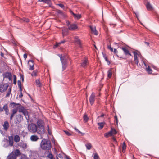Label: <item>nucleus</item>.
Segmentation results:
<instances>
[{"instance_id":"13d9d810","label":"nucleus","mask_w":159,"mask_h":159,"mask_svg":"<svg viewBox=\"0 0 159 159\" xmlns=\"http://www.w3.org/2000/svg\"><path fill=\"white\" fill-rule=\"evenodd\" d=\"M24 20L26 22H28L29 21V20L28 19H24Z\"/></svg>"},{"instance_id":"bb28decb","label":"nucleus","mask_w":159,"mask_h":159,"mask_svg":"<svg viewBox=\"0 0 159 159\" xmlns=\"http://www.w3.org/2000/svg\"><path fill=\"white\" fill-rule=\"evenodd\" d=\"M14 141L16 143L19 142L20 140V138L19 135H16L14 137Z\"/></svg>"},{"instance_id":"e433bc0d","label":"nucleus","mask_w":159,"mask_h":159,"mask_svg":"<svg viewBox=\"0 0 159 159\" xmlns=\"http://www.w3.org/2000/svg\"><path fill=\"white\" fill-rule=\"evenodd\" d=\"M67 32L66 31V30L65 29H63L62 30V34L63 36H65L67 35Z\"/></svg>"},{"instance_id":"f257e3e1","label":"nucleus","mask_w":159,"mask_h":159,"mask_svg":"<svg viewBox=\"0 0 159 159\" xmlns=\"http://www.w3.org/2000/svg\"><path fill=\"white\" fill-rule=\"evenodd\" d=\"M41 148L44 150H49L51 148V144L50 141L45 139H43L40 143Z\"/></svg>"},{"instance_id":"2eb2a0df","label":"nucleus","mask_w":159,"mask_h":159,"mask_svg":"<svg viewBox=\"0 0 159 159\" xmlns=\"http://www.w3.org/2000/svg\"><path fill=\"white\" fill-rule=\"evenodd\" d=\"M28 65L29 66V69L31 70H32L34 69V62L32 60H29L28 63Z\"/></svg>"},{"instance_id":"bf43d9fd","label":"nucleus","mask_w":159,"mask_h":159,"mask_svg":"<svg viewBox=\"0 0 159 159\" xmlns=\"http://www.w3.org/2000/svg\"><path fill=\"white\" fill-rule=\"evenodd\" d=\"M21 159H26V157L25 156H21Z\"/></svg>"},{"instance_id":"4c0bfd02","label":"nucleus","mask_w":159,"mask_h":159,"mask_svg":"<svg viewBox=\"0 0 159 159\" xmlns=\"http://www.w3.org/2000/svg\"><path fill=\"white\" fill-rule=\"evenodd\" d=\"M18 87L20 88V89L21 91H22V89L21 88V82L19 80L18 81Z\"/></svg>"},{"instance_id":"f3484780","label":"nucleus","mask_w":159,"mask_h":159,"mask_svg":"<svg viewBox=\"0 0 159 159\" xmlns=\"http://www.w3.org/2000/svg\"><path fill=\"white\" fill-rule=\"evenodd\" d=\"M122 49L123 51L124 52L125 55H129L131 56V54L130 53L129 51L125 47H122L121 48Z\"/></svg>"},{"instance_id":"a211bd4d","label":"nucleus","mask_w":159,"mask_h":159,"mask_svg":"<svg viewBox=\"0 0 159 159\" xmlns=\"http://www.w3.org/2000/svg\"><path fill=\"white\" fill-rule=\"evenodd\" d=\"M74 39L75 43L77 44L81 48V44L80 40L76 37H75Z\"/></svg>"},{"instance_id":"39448f33","label":"nucleus","mask_w":159,"mask_h":159,"mask_svg":"<svg viewBox=\"0 0 159 159\" xmlns=\"http://www.w3.org/2000/svg\"><path fill=\"white\" fill-rule=\"evenodd\" d=\"M8 144H4L3 145L4 147L5 148H7L9 146L12 147L13 146L14 142H13V137L12 136H9L8 137Z\"/></svg>"},{"instance_id":"0eeeda50","label":"nucleus","mask_w":159,"mask_h":159,"mask_svg":"<svg viewBox=\"0 0 159 159\" xmlns=\"http://www.w3.org/2000/svg\"><path fill=\"white\" fill-rule=\"evenodd\" d=\"M19 111L23 113V115L25 116L26 119L29 118V116L28 111L26 109L23 107H21L19 109Z\"/></svg>"},{"instance_id":"09e8293b","label":"nucleus","mask_w":159,"mask_h":159,"mask_svg":"<svg viewBox=\"0 0 159 159\" xmlns=\"http://www.w3.org/2000/svg\"><path fill=\"white\" fill-rule=\"evenodd\" d=\"M57 12L58 14H60L61 15H63V12L61 10H58L57 11Z\"/></svg>"},{"instance_id":"393cba45","label":"nucleus","mask_w":159,"mask_h":159,"mask_svg":"<svg viewBox=\"0 0 159 159\" xmlns=\"http://www.w3.org/2000/svg\"><path fill=\"white\" fill-rule=\"evenodd\" d=\"M146 6L148 10H151L153 9L152 6L148 2H147Z\"/></svg>"},{"instance_id":"79ce46f5","label":"nucleus","mask_w":159,"mask_h":159,"mask_svg":"<svg viewBox=\"0 0 159 159\" xmlns=\"http://www.w3.org/2000/svg\"><path fill=\"white\" fill-rule=\"evenodd\" d=\"M99 157L97 153L94 154L93 156V158L94 159H99Z\"/></svg>"},{"instance_id":"412c9836","label":"nucleus","mask_w":159,"mask_h":159,"mask_svg":"<svg viewBox=\"0 0 159 159\" xmlns=\"http://www.w3.org/2000/svg\"><path fill=\"white\" fill-rule=\"evenodd\" d=\"M3 126L4 130L5 131H7L9 128V124L8 122L7 121H5L4 122Z\"/></svg>"},{"instance_id":"423d86ee","label":"nucleus","mask_w":159,"mask_h":159,"mask_svg":"<svg viewBox=\"0 0 159 159\" xmlns=\"http://www.w3.org/2000/svg\"><path fill=\"white\" fill-rule=\"evenodd\" d=\"M9 87L8 84H0V92L3 93L6 91Z\"/></svg>"},{"instance_id":"49530a36","label":"nucleus","mask_w":159,"mask_h":159,"mask_svg":"<svg viewBox=\"0 0 159 159\" xmlns=\"http://www.w3.org/2000/svg\"><path fill=\"white\" fill-rule=\"evenodd\" d=\"M107 47L108 49L110 50L111 52L113 51V48L111 47L110 45L107 46Z\"/></svg>"},{"instance_id":"58836bf2","label":"nucleus","mask_w":159,"mask_h":159,"mask_svg":"<svg viewBox=\"0 0 159 159\" xmlns=\"http://www.w3.org/2000/svg\"><path fill=\"white\" fill-rule=\"evenodd\" d=\"M47 157L50 159H55L53 157V155L51 153H49Z\"/></svg>"},{"instance_id":"3c124183","label":"nucleus","mask_w":159,"mask_h":159,"mask_svg":"<svg viewBox=\"0 0 159 159\" xmlns=\"http://www.w3.org/2000/svg\"><path fill=\"white\" fill-rule=\"evenodd\" d=\"M57 5L62 8H63L64 7L63 4H57Z\"/></svg>"},{"instance_id":"e2e57ef3","label":"nucleus","mask_w":159,"mask_h":159,"mask_svg":"<svg viewBox=\"0 0 159 159\" xmlns=\"http://www.w3.org/2000/svg\"><path fill=\"white\" fill-rule=\"evenodd\" d=\"M152 68H153L154 69L156 70L157 69V67L156 66H154V65H152Z\"/></svg>"},{"instance_id":"4d7b16f0","label":"nucleus","mask_w":159,"mask_h":159,"mask_svg":"<svg viewBox=\"0 0 159 159\" xmlns=\"http://www.w3.org/2000/svg\"><path fill=\"white\" fill-rule=\"evenodd\" d=\"M23 57H24V58L25 59H26L27 58V54H24V55H23Z\"/></svg>"},{"instance_id":"de8ad7c7","label":"nucleus","mask_w":159,"mask_h":159,"mask_svg":"<svg viewBox=\"0 0 159 159\" xmlns=\"http://www.w3.org/2000/svg\"><path fill=\"white\" fill-rule=\"evenodd\" d=\"M64 132L67 135L69 136L71 135V134L67 131H64Z\"/></svg>"},{"instance_id":"6e6552de","label":"nucleus","mask_w":159,"mask_h":159,"mask_svg":"<svg viewBox=\"0 0 159 159\" xmlns=\"http://www.w3.org/2000/svg\"><path fill=\"white\" fill-rule=\"evenodd\" d=\"M23 117L20 114H18L16 116V119L14 122L16 124L20 123L23 120Z\"/></svg>"},{"instance_id":"4468645a","label":"nucleus","mask_w":159,"mask_h":159,"mask_svg":"<svg viewBox=\"0 0 159 159\" xmlns=\"http://www.w3.org/2000/svg\"><path fill=\"white\" fill-rule=\"evenodd\" d=\"M39 2H43L45 3L48 4L50 7H52L53 6L52 5L51 2L50 0H38Z\"/></svg>"},{"instance_id":"5fc2aeb1","label":"nucleus","mask_w":159,"mask_h":159,"mask_svg":"<svg viewBox=\"0 0 159 159\" xmlns=\"http://www.w3.org/2000/svg\"><path fill=\"white\" fill-rule=\"evenodd\" d=\"M104 136L107 137V138L108 137H109V136L108 134L107 133H106L104 134Z\"/></svg>"},{"instance_id":"5701e85b","label":"nucleus","mask_w":159,"mask_h":159,"mask_svg":"<svg viewBox=\"0 0 159 159\" xmlns=\"http://www.w3.org/2000/svg\"><path fill=\"white\" fill-rule=\"evenodd\" d=\"M19 145L23 149H25L27 148L26 143L24 142H20L19 143Z\"/></svg>"},{"instance_id":"a878e982","label":"nucleus","mask_w":159,"mask_h":159,"mask_svg":"<svg viewBox=\"0 0 159 159\" xmlns=\"http://www.w3.org/2000/svg\"><path fill=\"white\" fill-rule=\"evenodd\" d=\"M99 126L98 128L99 129H102L104 127L105 124L104 122H99L97 124Z\"/></svg>"},{"instance_id":"9b49d317","label":"nucleus","mask_w":159,"mask_h":159,"mask_svg":"<svg viewBox=\"0 0 159 159\" xmlns=\"http://www.w3.org/2000/svg\"><path fill=\"white\" fill-rule=\"evenodd\" d=\"M88 60L86 58H85L84 59L82 60V62L81 63V66L83 67H86L88 64Z\"/></svg>"},{"instance_id":"f8f14e48","label":"nucleus","mask_w":159,"mask_h":159,"mask_svg":"<svg viewBox=\"0 0 159 159\" xmlns=\"http://www.w3.org/2000/svg\"><path fill=\"white\" fill-rule=\"evenodd\" d=\"M3 76L4 78L8 79L9 81H12V74L11 73L7 72L3 74Z\"/></svg>"},{"instance_id":"473e14b6","label":"nucleus","mask_w":159,"mask_h":159,"mask_svg":"<svg viewBox=\"0 0 159 159\" xmlns=\"http://www.w3.org/2000/svg\"><path fill=\"white\" fill-rule=\"evenodd\" d=\"M85 146L87 148V149L88 150L90 149L92 147V145L90 143H88L86 144Z\"/></svg>"},{"instance_id":"f03ea898","label":"nucleus","mask_w":159,"mask_h":159,"mask_svg":"<svg viewBox=\"0 0 159 159\" xmlns=\"http://www.w3.org/2000/svg\"><path fill=\"white\" fill-rule=\"evenodd\" d=\"M38 128V133L39 134H42L44 132V128L43 125L44 122L43 121L39 120L37 122Z\"/></svg>"},{"instance_id":"72a5a7b5","label":"nucleus","mask_w":159,"mask_h":159,"mask_svg":"<svg viewBox=\"0 0 159 159\" xmlns=\"http://www.w3.org/2000/svg\"><path fill=\"white\" fill-rule=\"evenodd\" d=\"M103 57L105 59V61L107 62V63L108 65H109L110 64V61L108 60L107 57L106 55L105 54H103Z\"/></svg>"},{"instance_id":"1a4fd4ad","label":"nucleus","mask_w":159,"mask_h":159,"mask_svg":"<svg viewBox=\"0 0 159 159\" xmlns=\"http://www.w3.org/2000/svg\"><path fill=\"white\" fill-rule=\"evenodd\" d=\"M95 94L93 92H92L89 98V101L91 105H92L93 104L95 101Z\"/></svg>"},{"instance_id":"ea45409f","label":"nucleus","mask_w":159,"mask_h":159,"mask_svg":"<svg viewBox=\"0 0 159 159\" xmlns=\"http://www.w3.org/2000/svg\"><path fill=\"white\" fill-rule=\"evenodd\" d=\"M111 131H112V134H115L117 133L116 130L114 128H111Z\"/></svg>"},{"instance_id":"f704fd0d","label":"nucleus","mask_w":159,"mask_h":159,"mask_svg":"<svg viewBox=\"0 0 159 159\" xmlns=\"http://www.w3.org/2000/svg\"><path fill=\"white\" fill-rule=\"evenodd\" d=\"M83 119L84 122L86 123L88 121L89 118L86 114L84 115L83 116Z\"/></svg>"},{"instance_id":"cd10ccee","label":"nucleus","mask_w":159,"mask_h":159,"mask_svg":"<svg viewBox=\"0 0 159 159\" xmlns=\"http://www.w3.org/2000/svg\"><path fill=\"white\" fill-rule=\"evenodd\" d=\"M13 154L14 155H15L16 158L17 156L20 155V152L18 149H16L14 151Z\"/></svg>"},{"instance_id":"69168bd1","label":"nucleus","mask_w":159,"mask_h":159,"mask_svg":"<svg viewBox=\"0 0 159 159\" xmlns=\"http://www.w3.org/2000/svg\"><path fill=\"white\" fill-rule=\"evenodd\" d=\"M66 42V41L65 40H64L63 41H61L60 42L61 43H64L65 42Z\"/></svg>"},{"instance_id":"c9c22d12","label":"nucleus","mask_w":159,"mask_h":159,"mask_svg":"<svg viewBox=\"0 0 159 159\" xmlns=\"http://www.w3.org/2000/svg\"><path fill=\"white\" fill-rule=\"evenodd\" d=\"M122 152H124L125 151V149L126 148V145L125 144V143L124 142L123 143V144L122 145Z\"/></svg>"},{"instance_id":"8fccbe9b","label":"nucleus","mask_w":159,"mask_h":159,"mask_svg":"<svg viewBox=\"0 0 159 159\" xmlns=\"http://www.w3.org/2000/svg\"><path fill=\"white\" fill-rule=\"evenodd\" d=\"M115 120L116 121V123H117L118 122V119L116 116H114Z\"/></svg>"},{"instance_id":"338daca9","label":"nucleus","mask_w":159,"mask_h":159,"mask_svg":"<svg viewBox=\"0 0 159 159\" xmlns=\"http://www.w3.org/2000/svg\"><path fill=\"white\" fill-rule=\"evenodd\" d=\"M3 111V109L1 108L0 107V112H1Z\"/></svg>"},{"instance_id":"6e6d98bb","label":"nucleus","mask_w":159,"mask_h":159,"mask_svg":"<svg viewBox=\"0 0 159 159\" xmlns=\"http://www.w3.org/2000/svg\"><path fill=\"white\" fill-rule=\"evenodd\" d=\"M75 130L77 132H78L79 133H81V132L78 130L76 128H74Z\"/></svg>"},{"instance_id":"b1692460","label":"nucleus","mask_w":159,"mask_h":159,"mask_svg":"<svg viewBox=\"0 0 159 159\" xmlns=\"http://www.w3.org/2000/svg\"><path fill=\"white\" fill-rule=\"evenodd\" d=\"M15 155H14L12 152L7 157V159H16Z\"/></svg>"},{"instance_id":"0e129e2a","label":"nucleus","mask_w":159,"mask_h":159,"mask_svg":"<svg viewBox=\"0 0 159 159\" xmlns=\"http://www.w3.org/2000/svg\"><path fill=\"white\" fill-rule=\"evenodd\" d=\"M111 132V130L109 132V133L110 134V136H112L113 135Z\"/></svg>"},{"instance_id":"680f3d73","label":"nucleus","mask_w":159,"mask_h":159,"mask_svg":"<svg viewBox=\"0 0 159 159\" xmlns=\"http://www.w3.org/2000/svg\"><path fill=\"white\" fill-rule=\"evenodd\" d=\"M14 115H13V114H11V116H10V120H12V118H13V116H14Z\"/></svg>"},{"instance_id":"2f4dec72","label":"nucleus","mask_w":159,"mask_h":159,"mask_svg":"<svg viewBox=\"0 0 159 159\" xmlns=\"http://www.w3.org/2000/svg\"><path fill=\"white\" fill-rule=\"evenodd\" d=\"M112 76V71L111 69L109 70L107 72V76L109 78L111 77Z\"/></svg>"},{"instance_id":"37998d69","label":"nucleus","mask_w":159,"mask_h":159,"mask_svg":"<svg viewBox=\"0 0 159 159\" xmlns=\"http://www.w3.org/2000/svg\"><path fill=\"white\" fill-rule=\"evenodd\" d=\"M16 77L15 75H13V83L14 84H16Z\"/></svg>"},{"instance_id":"7ed1b4c3","label":"nucleus","mask_w":159,"mask_h":159,"mask_svg":"<svg viewBox=\"0 0 159 159\" xmlns=\"http://www.w3.org/2000/svg\"><path fill=\"white\" fill-rule=\"evenodd\" d=\"M28 129L30 132L33 133L38 131L37 126L34 123H31L28 125Z\"/></svg>"},{"instance_id":"052dcab7","label":"nucleus","mask_w":159,"mask_h":159,"mask_svg":"<svg viewBox=\"0 0 159 159\" xmlns=\"http://www.w3.org/2000/svg\"><path fill=\"white\" fill-rule=\"evenodd\" d=\"M20 78L21 79L22 81H24V76H23V75H20Z\"/></svg>"},{"instance_id":"20e7f679","label":"nucleus","mask_w":159,"mask_h":159,"mask_svg":"<svg viewBox=\"0 0 159 159\" xmlns=\"http://www.w3.org/2000/svg\"><path fill=\"white\" fill-rule=\"evenodd\" d=\"M58 56L60 58V60L62 63V70L63 71L65 69L67 66V61L65 59V57H62L61 55L60 54H59Z\"/></svg>"},{"instance_id":"a18cd8bd","label":"nucleus","mask_w":159,"mask_h":159,"mask_svg":"<svg viewBox=\"0 0 159 159\" xmlns=\"http://www.w3.org/2000/svg\"><path fill=\"white\" fill-rule=\"evenodd\" d=\"M17 111V108L14 109H13V110L12 111V114L13 115H14L16 113Z\"/></svg>"},{"instance_id":"603ef678","label":"nucleus","mask_w":159,"mask_h":159,"mask_svg":"<svg viewBox=\"0 0 159 159\" xmlns=\"http://www.w3.org/2000/svg\"><path fill=\"white\" fill-rule=\"evenodd\" d=\"M11 106H13V107H15L16 105H17V104H16V103H15L14 102H13V103H11Z\"/></svg>"},{"instance_id":"864d4df0","label":"nucleus","mask_w":159,"mask_h":159,"mask_svg":"<svg viewBox=\"0 0 159 159\" xmlns=\"http://www.w3.org/2000/svg\"><path fill=\"white\" fill-rule=\"evenodd\" d=\"M114 52L115 54H117V53L118 52V51L116 49H114Z\"/></svg>"},{"instance_id":"a19ab883","label":"nucleus","mask_w":159,"mask_h":159,"mask_svg":"<svg viewBox=\"0 0 159 159\" xmlns=\"http://www.w3.org/2000/svg\"><path fill=\"white\" fill-rule=\"evenodd\" d=\"M61 43L60 42H59V43H56V44H55L54 46H53V48H56L58 46H60L61 44Z\"/></svg>"},{"instance_id":"9d476101","label":"nucleus","mask_w":159,"mask_h":159,"mask_svg":"<svg viewBox=\"0 0 159 159\" xmlns=\"http://www.w3.org/2000/svg\"><path fill=\"white\" fill-rule=\"evenodd\" d=\"M68 26V28L70 30H74L77 28V25L74 24L70 25L69 22L67 21L66 22Z\"/></svg>"},{"instance_id":"dca6fc26","label":"nucleus","mask_w":159,"mask_h":159,"mask_svg":"<svg viewBox=\"0 0 159 159\" xmlns=\"http://www.w3.org/2000/svg\"><path fill=\"white\" fill-rule=\"evenodd\" d=\"M90 28L91 29L92 33L93 34H94L95 35H97L98 34V32L96 30L95 27H93L92 26H90Z\"/></svg>"},{"instance_id":"7c9ffc66","label":"nucleus","mask_w":159,"mask_h":159,"mask_svg":"<svg viewBox=\"0 0 159 159\" xmlns=\"http://www.w3.org/2000/svg\"><path fill=\"white\" fill-rule=\"evenodd\" d=\"M72 14L74 15L75 18H77V19H79L81 17V15L80 14H74L72 11H71Z\"/></svg>"},{"instance_id":"4be33fe9","label":"nucleus","mask_w":159,"mask_h":159,"mask_svg":"<svg viewBox=\"0 0 159 159\" xmlns=\"http://www.w3.org/2000/svg\"><path fill=\"white\" fill-rule=\"evenodd\" d=\"M3 110H4L5 111L6 114L7 115H8L9 113V110L8 109V107L7 104H5L3 107Z\"/></svg>"},{"instance_id":"ddd939ff","label":"nucleus","mask_w":159,"mask_h":159,"mask_svg":"<svg viewBox=\"0 0 159 159\" xmlns=\"http://www.w3.org/2000/svg\"><path fill=\"white\" fill-rule=\"evenodd\" d=\"M133 53L134 55V62L137 66H138V56H139V54L135 51L133 52Z\"/></svg>"},{"instance_id":"c756f323","label":"nucleus","mask_w":159,"mask_h":159,"mask_svg":"<svg viewBox=\"0 0 159 159\" xmlns=\"http://www.w3.org/2000/svg\"><path fill=\"white\" fill-rule=\"evenodd\" d=\"M36 85L37 87H41L42 86V84L39 81V80H35Z\"/></svg>"},{"instance_id":"6ab92c4d","label":"nucleus","mask_w":159,"mask_h":159,"mask_svg":"<svg viewBox=\"0 0 159 159\" xmlns=\"http://www.w3.org/2000/svg\"><path fill=\"white\" fill-rule=\"evenodd\" d=\"M39 138L36 135H31L30 137V139L32 141L36 142L39 139Z\"/></svg>"},{"instance_id":"c85d7f7f","label":"nucleus","mask_w":159,"mask_h":159,"mask_svg":"<svg viewBox=\"0 0 159 159\" xmlns=\"http://www.w3.org/2000/svg\"><path fill=\"white\" fill-rule=\"evenodd\" d=\"M11 87L9 88L8 91L5 96L6 97H8L10 96V94H11Z\"/></svg>"},{"instance_id":"774afa93","label":"nucleus","mask_w":159,"mask_h":159,"mask_svg":"<svg viewBox=\"0 0 159 159\" xmlns=\"http://www.w3.org/2000/svg\"><path fill=\"white\" fill-rule=\"evenodd\" d=\"M145 43L148 46L149 45V43L148 42H145Z\"/></svg>"},{"instance_id":"c03bdc74","label":"nucleus","mask_w":159,"mask_h":159,"mask_svg":"<svg viewBox=\"0 0 159 159\" xmlns=\"http://www.w3.org/2000/svg\"><path fill=\"white\" fill-rule=\"evenodd\" d=\"M37 71L36 70L33 72L31 74V75L33 76H37Z\"/></svg>"},{"instance_id":"aec40b11","label":"nucleus","mask_w":159,"mask_h":159,"mask_svg":"<svg viewBox=\"0 0 159 159\" xmlns=\"http://www.w3.org/2000/svg\"><path fill=\"white\" fill-rule=\"evenodd\" d=\"M143 64L144 66L146 67V70L147 72L149 73H152V70L150 68L149 66H148L147 67V65L145 62L143 61Z\"/></svg>"}]
</instances>
